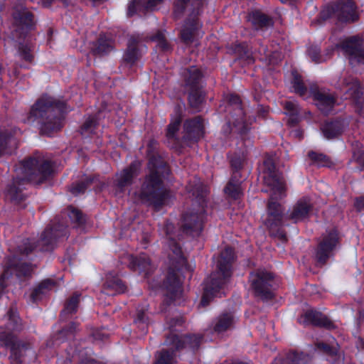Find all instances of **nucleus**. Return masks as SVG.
Instances as JSON below:
<instances>
[{
  "label": "nucleus",
  "instance_id": "a878e982",
  "mask_svg": "<svg viewBox=\"0 0 364 364\" xmlns=\"http://www.w3.org/2000/svg\"><path fill=\"white\" fill-rule=\"evenodd\" d=\"M164 0H133L128 6L127 15L132 16L135 14L141 13L145 15L154 10L155 7Z\"/></svg>",
  "mask_w": 364,
  "mask_h": 364
},
{
  "label": "nucleus",
  "instance_id": "c03bdc74",
  "mask_svg": "<svg viewBox=\"0 0 364 364\" xmlns=\"http://www.w3.org/2000/svg\"><path fill=\"white\" fill-rule=\"evenodd\" d=\"M250 21L256 29L267 28L273 26L272 19L264 14L255 11L250 16Z\"/></svg>",
  "mask_w": 364,
  "mask_h": 364
},
{
  "label": "nucleus",
  "instance_id": "f257e3e1",
  "mask_svg": "<svg viewBox=\"0 0 364 364\" xmlns=\"http://www.w3.org/2000/svg\"><path fill=\"white\" fill-rule=\"evenodd\" d=\"M158 142L150 139L147 144V172L144 175L136 198L141 203L160 210L171 198V191L164 186V181L171 173L167 161L158 152Z\"/></svg>",
  "mask_w": 364,
  "mask_h": 364
},
{
  "label": "nucleus",
  "instance_id": "7ed1b4c3",
  "mask_svg": "<svg viewBox=\"0 0 364 364\" xmlns=\"http://www.w3.org/2000/svg\"><path fill=\"white\" fill-rule=\"evenodd\" d=\"M65 106L64 102L57 101L50 97H43L32 107L30 117L41 119V133L50 134L62 127Z\"/></svg>",
  "mask_w": 364,
  "mask_h": 364
},
{
  "label": "nucleus",
  "instance_id": "c9c22d12",
  "mask_svg": "<svg viewBox=\"0 0 364 364\" xmlns=\"http://www.w3.org/2000/svg\"><path fill=\"white\" fill-rule=\"evenodd\" d=\"M18 143L11 132H0V157L5 153L10 152L8 149H16Z\"/></svg>",
  "mask_w": 364,
  "mask_h": 364
},
{
  "label": "nucleus",
  "instance_id": "0e129e2a",
  "mask_svg": "<svg viewBox=\"0 0 364 364\" xmlns=\"http://www.w3.org/2000/svg\"><path fill=\"white\" fill-rule=\"evenodd\" d=\"M309 55L311 58L316 63H320L321 61L326 60V58H323L321 55H320L319 50L316 47H311L309 49Z\"/></svg>",
  "mask_w": 364,
  "mask_h": 364
},
{
  "label": "nucleus",
  "instance_id": "b1692460",
  "mask_svg": "<svg viewBox=\"0 0 364 364\" xmlns=\"http://www.w3.org/2000/svg\"><path fill=\"white\" fill-rule=\"evenodd\" d=\"M129 266L133 270L144 273V277L148 279V282H151V284L155 283V278L149 279V276L154 272V267L149 257L145 255H140L139 257L131 256Z\"/></svg>",
  "mask_w": 364,
  "mask_h": 364
},
{
  "label": "nucleus",
  "instance_id": "2f4dec72",
  "mask_svg": "<svg viewBox=\"0 0 364 364\" xmlns=\"http://www.w3.org/2000/svg\"><path fill=\"white\" fill-rule=\"evenodd\" d=\"M343 84L348 87L347 92H350L355 105L364 103L363 89L357 79L350 76L343 79Z\"/></svg>",
  "mask_w": 364,
  "mask_h": 364
},
{
  "label": "nucleus",
  "instance_id": "473e14b6",
  "mask_svg": "<svg viewBox=\"0 0 364 364\" xmlns=\"http://www.w3.org/2000/svg\"><path fill=\"white\" fill-rule=\"evenodd\" d=\"M213 331L217 333L227 331L235 323V316L232 312L224 311L213 321Z\"/></svg>",
  "mask_w": 364,
  "mask_h": 364
},
{
  "label": "nucleus",
  "instance_id": "f3484780",
  "mask_svg": "<svg viewBox=\"0 0 364 364\" xmlns=\"http://www.w3.org/2000/svg\"><path fill=\"white\" fill-rule=\"evenodd\" d=\"M200 28L198 16H196L193 11L189 14L182 26L180 32L181 41L186 45L191 44L196 38Z\"/></svg>",
  "mask_w": 364,
  "mask_h": 364
},
{
  "label": "nucleus",
  "instance_id": "09e8293b",
  "mask_svg": "<svg viewBox=\"0 0 364 364\" xmlns=\"http://www.w3.org/2000/svg\"><path fill=\"white\" fill-rule=\"evenodd\" d=\"M66 362L70 363L77 362V364H100L97 360L88 355L83 350H80L77 354L72 355V358L68 357Z\"/></svg>",
  "mask_w": 364,
  "mask_h": 364
},
{
  "label": "nucleus",
  "instance_id": "72a5a7b5",
  "mask_svg": "<svg viewBox=\"0 0 364 364\" xmlns=\"http://www.w3.org/2000/svg\"><path fill=\"white\" fill-rule=\"evenodd\" d=\"M203 0H200L201 4L198 6L195 4L196 0H175L173 9L174 17L176 18H180L185 9L188 7L193 8L191 14L194 11L196 16H198L199 15L200 9L203 6Z\"/></svg>",
  "mask_w": 364,
  "mask_h": 364
},
{
  "label": "nucleus",
  "instance_id": "603ef678",
  "mask_svg": "<svg viewBox=\"0 0 364 364\" xmlns=\"http://www.w3.org/2000/svg\"><path fill=\"white\" fill-rule=\"evenodd\" d=\"M225 192L230 197L237 199L242 195L241 181H229L225 188Z\"/></svg>",
  "mask_w": 364,
  "mask_h": 364
},
{
  "label": "nucleus",
  "instance_id": "864d4df0",
  "mask_svg": "<svg viewBox=\"0 0 364 364\" xmlns=\"http://www.w3.org/2000/svg\"><path fill=\"white\" fill-rule=\"evenodd\" d=\"M98 124V119L96 117H89L80 127V132L81 135H88L93 133Z\"/></svg>",
  "mask_w": 364,
  "mask_h": 364
},
{
  "label": "nucleus",
  "instance_id": "bf43d9fd",
  "mask_svg": "<svg viewBox=\"0 0 364 364\" xmlns=\"http://www.w3.org/2000/svg\"><path fill=\"white\" fill-rule=\"evenodd\" d=\"M316 347L318 350L330 356H334L337 355L338 350L336 348L331 346L330 344L325 342H318L316 343Z\"/></svg>",
  "mask_w": 364,
  "mask_h": 364
},
{
  "label": "nucleus",
  "instance_id": "6e6d98bb",
  "mask_svg": "<svg viewBox=\"0 0 364 364\" xmlns=\"http://www.w3.org/2000/svg\"><path fill=\"white\" fill-rule=\"evenodd\" d=\"M292 75L294 77L293 87L295 92L299 94L300 96L304 95L307 91V88L304 85L301 75L296 70L292 71Z\"/></svg>",
  "mask_w": 364,
  "mask_h": 364
},
{
  "label": "nucleus",
  "instance_id": "13d9d810",
  "mask_svg": "<svg viewBox=\"0 0 364 364\" xmlns=\"http://www.w3.org/2000/svg\"><path fill=\"white\" fill-rule=\"evenodd\" d=\"M18 51L23 60L29 63L33 61V48L30 45L20 44L18 47Z\"/></svg>",
  "mask_w": 364,
  "mask_h": 364
},
{
  "label": "nucleus",
  "instance_id": "37998d69",
  "mask_svg": "<svg viewBox=\"0 0 364 364\" xmlns=\"http://www.w3.org/2000/svg\"><path fill=\"white\" fill-rule=\"evenodd\" d=\"M188 95V104L190 107L193 109L195 111H199V107L202 105L204 100V94L201 90L200 87H191Z\"/></svg>",
  "mask_w": 364,
  "mask_h": 364
},
{
  "label": "nucleus",
  "instance_id": "4468645a",
  "mask_svg": "<svg viewBox=\"0 0 364 364\" xmlns=\"http://www.w3.org/2000/svg\"><path fill=\"white\" fill-rule=\"evenodd\" d=\"M177 269L168 267L167 275L164 280L162 285H161L159 281H156V284H151L149 281L148 284L149 287L151 289H157L162 287L167 291L168 293L175 296L181 295L183 293V289L182 286V280L178 274Z\"/></svg>",
  "mask_w": 364,
  "mask_h": 364
},
{
  "label": "nucleus",
  "instance_id": "69168bd1",
  "mask_svg": "<svg viewBox=\"0 0 364 364\" xmlns=\"http://www.w3.org/2000/svg\"><path fill=\"white\" fill-rule=\"evenodd\" d=\"M284 109L287 110L286 114H299V108L297 105H296L293 102H286L284 105Z\"/></svg>",
  "mask_w": 364,
  "mask_h": 364
},
{
  "label": "nucleus",
  "instance_id": "4be33fe9",
  "mask_svg": "<svg viewBox=\"0 0 364 364\" xmlns=\"http://www.w3.org/2000/svg\"><path fill=\"white\" fill-rule=\"evenodd\" d=\"M310 92L313 95L319 110L324 114H328L333 109L336 103L334 97L320 90L316 85H312L310 87Z\"/></svg>",
  "mask_w": 364,
  "mask_h": 364
},
{
  "label": "nucleus",
  "instance_id": "0eeeda50",
  "mask_svg": "<svg viewBox=\"0 0 364 364\" xmlns=\"http://www.w3.org/2000/svg\"><path fill=\"white\" fill-rule=\"evenodd\" d=\"M279 195H272L267 205V217L264 221V225L269 230L271 237L278 239L282 242L287 240L286 233L282 228L283 210L282 205L275 201L280 199Z\"/></svg>",
  "mask_w": 364,
  "mask_h": 364
},
{
  "label": "nucleus",
  "instance_id": "a211bd4d",
  "mask_svg": "<svg viewBox=\"0 0 364 364\" xmlns=\"http://www.w3.org/2000/svg\"><path fill=\"white\" fill-rule=\"evenodd\" d=\"M66 235V227L63 224H54L48 227L42 233L40 242L43 246V250H50L55 240Z\"/></svg>",
  "mask_w": 364,
  "mask_h": 364
},
{
  "label": "nucleus",
  "instance_id": "f8f14e48",
  "mask_svg": "<svg viewBox=\"0 0 364 364\" xmlns=\"http://www.w3.org/2000/svg\"><path fill=\"white\" fill-rule=\"evenodd\" d=\"M339 242L337 230L333 229L323 235L318 242L315 257L317 265L323 267L333 255V252Z\"/></svg>",
  "mask_w": 364,
  "mask_h": 364
},
{
  "label": "nucleus",
  "instance_id": "dca6fc26",
  "mask_svg": "<svg viewBox=\"0 0 364 364\" xmlns=\"http://www.w3.org/2000/svg\"><path fill=\"white\" fill-rule=\"evenodd\" d=\"M340 46L348 56L350 63L353 66L364 64V48L362 47L360 38L352 36L343 41Z\"/></svg>",
  "mask_w": 364,
  "mask_h": 364
},
{
  "label": "nucleus",
  "instance_id": "680f3d73",
  "mask_svg": "<svg viewBox=\"0 0 364 364\" xmlns=\"http://www.w3.org/2000/svg\"><path fill=\"white\" fill-rule=\"evenodd\" d=\"M36 247L34 242H31L28 239L26 240L23 244L18 247L20 254L28 255Z\"/></svg>",
  "mask_w": 364,
  "mask_h": 364
},
{
  "label": "nucleus",
  "instance_id": "a19ab883",
  "mask_svg": "<svg viewBox=\"0 0 364 364\" xmlns=\"http://www.w3.org/2000/svg\"><path fill=\"white\" fill-rule=\"evenodd\" d=\"M324 136L328 139L336 138L343 132V126L340 122L325 123L321 128Z\"/></svg>",
  "mask_w": 364,
  "mask_h": 364
},
{
  "label": "nucleus",
  "instance_id": "c85d7f7f",
  "mask_svg": "<svg viewBox=\"0 0 364 364\" xmlns=\"http://www.w3.org/2000/svg\"><path fill=\"white\" fill-rule=\"evenodd\" d=\"M181 124V117H177L168 126L166 132V143L171 148L178 150L181 146V139L177 137Z\"/></svg>",
  "mask_w": 364,
  "mask_h": 364
},
{
  "label": "nucleus",
  "instance_id": "4d7b16f0",
  "mask_svg": "<svg viewBox=\"0 0 364 364\" xmlns=\"http://www.w3.org/2000/svg\"><path fill=\"white\" fill-rule=\"evenodd\" d=\"M69 210V217L73 223H75L78 227H80L85 223V216L82 214V213L80 210L75 209L73 207H70Z\"/></svg>",
  "mask_w": 364,
  "mask_h": 364
},
{
  "label": "nucleus",
  "instance_id": "de8ad7c7",
  "mask_svg": "<svg viewBox=\"0 0 364 364\" xmlns=\"http://www.w3.org/2000/svg\"><path fill=\"white\" fill-rule=\"evenodd\" d=\"M57 283L51 279H46L43 280L34 289L31 296H38L41 294H46L50 291L54 289L56 287Z\"/></svg>",
  "mask_w": 364,
  "mask_h": 364
},
{
  "label": "nucleus",
  "instance_id": "ea45409f",
  "mask_svg": "<svg viewBox=\"0 0 364 364\" xmlns=\"http://www.w3.org/2000/svg\"><path fill=\"white\" fill-rule=\"evenodd\" d=\"M147 311V309L137 308L136 316L134 319V324L136 325L142 334H146L148 333L149 317L148 316Z\"/></svg>",
  "mask_w": 364,
  "mask_h": 364
},
{
  "label": "nucleus",
  "instance_id": "5701e85b",
  "mask_svg": "<svg viewBox=\"0 0 364 364\" xmlns=\"http://www.w3.org/2000/svg\"><path fill=\"white\" fill-rule=\"evenodd\" d=\"M220 272H213L210 277L205 281L203 296H213L218 294H225V282Z\"/></svg>",
  "mask_w": 364,
  "mask_h": 364
},
{
  "label": "nucleus",
  "instance_id": "79ce46f5",
  "mask_svg": "<svg viewBox=\"0 0 364 364\" xmlns=\"http://www.w3.org/2000/svg\"><path fill=\"white\" fill-rule=\"evenodd\" d=\"M97 181V176H88L83 179L73 183L70 187V191L75 196L83 193L92 183Z\"/></svg>",
  "mask_w": 364,
  "mask_h": 364
},
{
  "label": "nucleus",
  "instance_id": "1a4fd4ad",
  "mask_svg": "<svg viewBox=\"0 0 364 364\" xmlns=\"http://www.w3.org/2000/svg\"><path fill=\"white\" fill-rule=\"evenodd\" d=\"M262 182L269 187L272 195H279V198L285 196L286 185L282 173L277 169L273 158L269 154L265 155L263 161Z\"/></svg>",
  "mask_w": 364,
  "mask_h": 364
},
{
  "label": "nucleus",
  "instance_id": "9d476101",
  "mask_svg": "<svg viewBox=\"0 0 364 364\" xmlns=\"http://www.w3.org/2000/svg\"><path fill=\"white\" fill-rule=\"evenodd\" d=\"M12 17L14 38H24L28 33L36 27L35 16L27 7L16 6L12 13Z\"/></svg>",
  "mask_w": 364,
  "mask_h": 364
},
{
  "label": "nucleus",
  "instance_id": "052dcab7",
  "mask_svg": "<svg viewBox=\"0 0 364 364\" xmlns=\"http://www.w3.org/2000/svg\"><path fill=\"white\" fill-rule=\"evenodd\" d=\"M245 157L244 155H234L230 160V164L232 170L240 171L244 166Z\"/></svg>",
  "mask_w": 364,
  "mask_h": 364
},
{
  "label": "nucleus",
  "instance_id": "e2e57ef3",
  "mask_svg": "<svg viewBox=\"0 0 364 364\" xmlns=\"http://www.w3.org/2000/svg\"><path fill=\"white\" fill-rule=\"evenodd\" d=\"M226 100L230 105H235L240 109L241 114H243L241 109V100L240 97L235 94H230L227 95Z\"/></svg>",
  "mask_w": 364,
  "mask_h": 364
},
{
  "label": "nucleus",
  "instance_id": "6ab92c4d",
  "mask_svg": "<svg viewBox=\"0 0 364 364\" xmlns=\"http://www.w3.org/2000/svg\"><path fill=\"white\" fill-rule=\"evenodd\" d=\"M254 277L251 287L255 290V293L263 296L271 295L272 292L269 282L273 280V274L264 271H258L254 274Z\"/></svg>",
  "mask_w": 364,
  "mask_h": 364
},
{
  "label": "nucleus",
  "instance_id": "5fc2aeb1",
  "mask_svg": "<svg viewBox=\"0 0 364 364\" xmlns=\"http://www.w3.org/2000/svg\"><path fill=\"white\" fill-rule=\"evenodd\" d=\"M352 146L354 160L360 165L361 169L364 168V151L362 144L355 141L352 144Z\"/></svg>",
  "mask_w": 364,
  "mask_h": 364
},
{
  "label": "nucleus",
  "instance_id": "393cba45",
  "mask_svg": "<svg viewBox=\"0 0 364 364\" xmlns=\"http://www.w3.org/2000/svg\"><path fill=\"white\" fill-rule=\"evenodd\" d=\"M169 251L168 257L169 259L168 267H172L180 270L181 268L186 266V259L183 255L179 245L176 242L174 237H171V242H168Z\"/></svg>",
  "mask_w": 364,
  "mask_h": 364
},
{
  "label": "nucleus",
  "instance_id": "aec40b11",
  "mask_svg": "<svg viewBox=\"0 0 364 364\" xmlns=\"http://www.w3.org/2000/svg\"><path fill=\"white\" fill-rule=\"evenodd\" d=\"M299 322L304 326L313 325L318 327H324L327 329L333 328L334 324L326 316L314 310L306 311L299 319Z\"/></svg>",
  "mask_w": 364,
  "mask_h": 364
},
{
  "label": "nucleus",
  "instance_id": "6e6552de",
  "mask_svg": "<svg viewBox=\"0 0 364 364\" xmlns=\"http://www.w3.org/2000/svg\"><path fill=\"white\" fill-rule=\"evenodd\" d=\"M16 257H8L6 268L0 277V294H9V290H6L17 279H22L30 277L33 270V267L27 263H16Z\"/></svg>",
  "mask_w": 364,
  "mask_h": 364
},
{
  "label": "nucleus",
  "instance_id": "412c9836",
  "mask_svg": "<svg viewBox=\"0 0 364 364\" xmlns=\"http://www.w3.org/2000/svg\"><path fill=\"white\" fill-rule=\"evenodd\" d=\"M235 259V252L232 247H226L220 252L217 262L216 272H220L224 279H228L231 277V267Z\"/></svg>",
  "mask_w": 364,
  "mask_h": 364
},
{
  "label": "nucleus",
  "instance_id": "8fccbe9b",
  "mask_svg": "<svg viewBox=\"0 0 364 364\" xmlns=\"http://www.w3.org/2000/svg\"><path fill=\"white\" fill-rule=\"evenodd\" d=\"M107 288L112 289L115 291L117 294H122L127 292V287L124 283L117 277L107 278L105 283Z\"/></svg>",
  "mask_w": 364,
  "mask_h": 364
},
{
  "label": "nucleus",
  "instance_id": "cd10ccee",
  "mask_svg": "<svg viewBox=\"0 0 364 364\" xmlns=\"http://www.w3.org/2000/svg\"><path fill=\"white\" fill-rule=\"evenodd\" d=\"M309 354L303 351L290 350L284 358H277L272 364H310Z\"/></svg>",
  "mask_w": 364,
  "mask_h": 364
},
{
  "label": "nucleus",
  "instance_id": "58836bf2",
  "mask_svg": "<svg viewBox=\"0 0 364 364\" xmlns=\"http://www.w3.org/2000/svg\"><path fill=\"white\" fill-rule=\"evenodd\" d=\"M6 315L8 317V321L6 324V328L12 331H20L22 329V323L16 308L11 306Z\"/></svg>",
  "mask_w": 364,
  "mask_h": 364
},
{
  "label": "nucleus",
  "instance_id": "e433bc0d",
  "mask_svg": "<svg viewBox=\"0 0 364 364\" xmlns=\"http://www.w3.org/2000/svg\"><path fill=\"white\" fill-rule=\"evenodd\" d=\"M202 77L203 75L198 68L194 66L188 68L184 73L185 86L188 88L200 87L199 82Z\"/></svg>",
  "mask_w": 364,
  "mask_h": 364
},
{
  "label": "nucleus",
  "instance_id": "49530a36",
  "mask_svg": "<svg viewBox=\"0 0 364 364\" xmlns=\"http://www.w3.org/2000/svg\"><path fill=\"white\" fill-rule=\"evenodd\" d=\"M149 39L155 42L156 46L164 52H167L171 49V45L166 39L165 31H157L155 34L149 37Z\"/></svg>",
  "mask_w": 364,
  "mask_h": 364
},
{
  "label": "nucleus",
  "instance_id": "f704fd0d",
  "mask_svg": "<svg viewBox=\"0 0 364 364\" xmlns=\"http://www.w3.org/2000/svg\"><path fill=\"white\" fill-rule=\"evenodd\" d=\"M232 52L239 60H242L245 64L254 63L252 52L245 43H235L231 46Z\"/></svg>",
  "mask_w": 364,
  "mask_h": 364
},
{
  "label": "nucleus",
  "instance_id": "20e7f679",
  "mask_svg": "<svg viewBox=\"0 0 364 364\" xmlns=\"http://www.w3.org/2000/svg\"><path fill=\"white\" fill-rule=\"evenodd\" d=\"M186 189L199 205L197 212L186 213L183 216L182 231L192 236H198L203 230L204 220V204L208 191L199 178H194L190 181Z\"/></svg>",
  "mask_w": 364,
  "mask_h": 364
},
{
  "label": "nucleus",
  "instance_id": "423d86ee",
  "mask_svg": "<svg viewBox=\"0 0 364 364\" xmlns=\"http://www.w3.org/2000/svg\"><path fill=\"white\" fill-rule=\"evenodd\" d=\"M356 9L357 7L353 0H338L326 6L314 23L319 25L333 16L341 22H355L359 18Z\"/></svg>",
  "mask_w": 364,
  "mask_h": 364
},
{
  "label": "nucleus",
  "instance_id": "2eb2a0df",
  "mask_svg": "<svg viewBox=\"0 0 364 364\" xmlns=\"http://www.w3.org/2000/svg\"><path fill=\"white\" fill-rule=\"evenodd\" d=\"M141 163L134 161L131 164L115 174L114 186L120 192H123L126 187L131 186L134 180L140 173Z\"/></svg>",
  "mask_w": 364,
  "mask_h": 364
},
{
  "label": "nucleus",
  "instance_id": "9b49d317",
  "mask_svg": "<svg viewBox=\"0 0 364 364\" xmlns=\"http://www.w3.org/2000/svg\"><path fill=\"white\" fill-rule=\"evenodd\" d=\"M0 347L9 348L11 364H21L30 344L21 341L13 333L0 331Z\"/></svg>",
  "mask_w": 364,
  "mask_h": 364
},
{
  "label": "nucleus",
  "instance_id": "f03ea898",
  "mask_svg": "<svg viewBox=\"0 0 364 364\" xmlns=\"http://www.w3.org/2000/svg\"><path fill=\"white\" fill-rule=\"evenodd\" d=\"M52 167L50 162L41 155L31 156L21 163L16 170V176L7 189V197L11 201L18 203L25 196L22 193L21 186L28 182L41 183L51 173Z\"/></svg>",
  "mask_w": 364,
  "mask_h": 364
},
{
  "label": "nucleus",
  "instance_id": "ddd939ff",
  "mask_svg": "<svg viewBox=\"0 0 364 364\" xmlns=\"http://www.w3.org/2000/svg\"><path fill=\"white\" fill-rule=\"evenodd\" d=\"M181 138V146H191L204 135L203 119L200 116L186 119L183 124V132Z\"/></svg>",
  "mask_w": 364,
  "mask_h": 364
},
{
  "label": "nucleus",
  "instance_id": "4c0bfd02",
  "mask_svg": "<svg viewBox=\"0 0 364 364\" xmlns=\"http://www.w3.org/2000/svg\"><path fill=\"white\" fill-rule=\"evenodd\" d=\"M79 303L80 297H70V299L65 301L64 308L60 312V320L66 321L71 318L73 314H76Z\"/></svg>",
  "mask_w": 364,
  "mask_h": 364
},
{
  "label": "nucleus",
  "instance_id": "39448f33",
  "mask_svg": "<svg viewBox=\"0 0 364 364\" xmlns=\"http://www.w3.org/2000/svg\"><path fill=\"white\" fill-rule=\"evenodd\" d=\"M203 336L194 333L185 335L168 334L166 337L165 344L170 346L169 349H162L158 352L154 364H175L176 352L183 349H189L193 352L200 346Z\"/></svg>",
  "mask_w": 364,
  "mask_h": 364
},
{
  "label": "nucleus",
  "instance_id": "338daca9",
  "mask_svg": "<svg viewBox=\"0 0 364 364\" xmlns=\"http://www.w3.org/2000/svg\"><path fill=\"white\" fill-rule=\"evenodd\" d=\"M234 126L237 129V132L241 134H245L247 132V127L244 122V119L241 118L240 120H236L233 122Z\"/></svg>",
  "mask_w": 364,
  "mask_h": 364
},
{
  "label": "nucleus",
  "instance_id": "c756f323",
  "mask_svg": "<svg viewBox=\"0 0 364 364\" xmlns=\"http://www.w3.org/2000/svg\"><path fill=\"white\" fill-rule=\"evenodd\" d=\"M114 41L105 36L100 35L98 39L93 43L90 53L96 57H103L114 48Z\"/></svg>",
  "mask_w": 364,
  "mask_h": 364
},
{
  "label": "nucleus",
  "instance_id": "774afa93",
  "mask_svg": "<svg viewBox=\"0 0 364 364\" xmlns=\"http://www.w3.org/2000/svg\"><path fill=\"white\" fill-rule=\"evenodd\" d=\"M184 323H185V319L181 316L171 318L170 321L171 333L169 334H171V333L174 334L172 332L173 328L177 326H182Z\"/></svg>",
  "mask_w": 364,
  "mask_h": 364
},
{
  "label": "nucleus",
  "instance_id": "bb28decb",
  "mask_svg": "<svg viewBox=\"0 0 364 364\" xmlns=\"http://www.w3.org/2000/svg\"><path fill=\"white\" fill-rule=\"evenodd\" d=\"M312 208L313 205L311 203L310 198H302L294 205L292 211L289 215V218L294 220V223H297L307 218Z\"/></svg>",
  "mask_w": 364,
  "mask_h": 364
},
{
  "label": "nucleus",
  "instance_id": "3c124183",
  "mask_svg": "<svg viewBox=\"0 0 364 364\" xmlns=\"http://www.w3.org/2000/svg\"><path fill=\"white\" fill-rule=\"evenodd\" d=\"M308 156L314 164L318 166H330L331 164L329 159L321 153L311 151L308 153Z\"/></svg>",
  "mask_w": 364,
  "mask_h": 364
},
{
  "label": "nucleus",
  "instance_id": "a18cd8bd",
  "mask_svg": "<svg viewBox=\"0 0 364 364\" xmlns=\"http://www.w3.org/2000/svg\"><path fill=\"white\" fill-rule=\"evenodd\" d=\"M79 323L75 321H71L68 326L58 331L54 335L53 339L55 341L63 343L68 339V338L73 336Z\"/></svg>",
  "mask_w": 364,
  "mask_h": 364
},
{
  "label": "nucleus",
  "instance_id": "7c9ffc66",
  "mask_svg": "<svg viewBox=\"0 0 364 364\" xmlns=\"http://www.w3.org/2000/svg\"><path fill=\"white\" fill-rule=\"evenodd\" d=\"M139 39L136 36H131L127 43V47L123 55V61L134 65L141 58V53L138 48Z\"/></svg>",
  "mask_w": 364,
  "mask_h": 364
}]
</instances>
